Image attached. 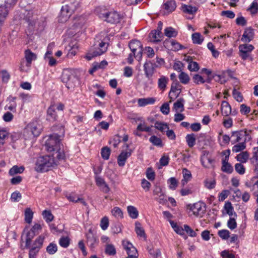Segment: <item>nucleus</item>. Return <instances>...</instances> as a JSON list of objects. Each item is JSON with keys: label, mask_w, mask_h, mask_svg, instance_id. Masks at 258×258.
Returning <instances> with one entry per match:
<instances>
[{"label": "nucleus", "mask_w": 258, "mask_h": 258, "mask_svg": "<svg viewBox=\"0 0 258 258\" xmlns=\"http://www.w3.org/2000/svg\"><path fill=\"white\" fill-rule=\"evenodd\" d=\"M79 7V2L76 0H66L61 9L59 21L62 23L67 21Z\"/></svg>", "instance_id": "obj_1"}, {"label": "nucleus", "mask_w": 258, "mask_h": 258, "mask_svg": "<svg viewBox=\"0 0 258 258\" xmlns=\"http://www.w3.org/2000/svg\"><path fill=\"white\" fill-rule=\"evenodd\" d=\"M56 165L54 158L51 156H44L38 157L34 167L37 172H46Z\"/></svg>", "instance_id": "obj_2"}, {"label": "nucleus", "mask_w": 258, "mask_h": 258, "mask_svg": "<svg viewBox=\"0 0 258 258\" xmlns=\"http://www.w3.org/2000/svg\"><path fill=\"white\" fill-rule=\"evenodd\" d=\"M64 131L63 128H61V135L57 134H53L49 136L45 143V148L48 152H52L59 148L62 145L60 144L61 137L64 135Z\"/></svg>", "instance_id": "obj_3"}, {"label": "nucleus", "mask_w": 258, "mask_h": 258, "mask_svg": "<svg viewBox=\"0 0 258 258\" xmlns=\"http://www.w3.org/2000/svg\"><path fill=\"white\" fill-rule=\"evenodd\" d=\"M98 16L104 21L111 24L118 23L122 19L121 16L115 11L101 12L98 14Z\"/></svg>", "instance_id": "obj_4"}, {"label": "nucleus", "mask_w": 258, "mask_h": 258, "mask_svg": "<svg viewBox=\"0 0 258 258\" xmlns=\"http://www.w3.org/2000/svg\"><path fill=\"white\" fill-rule=\"evenodd\" d=\"M250 131L242 130L231 132V138L232 139V144L242 142H246L251 139Z\"/></svg>", "instance_id": "obj_5"}, {"label": "nucleus", "mask_w": 258, "mask_h": 258, "mask_svg": "<svg viewBox=\"0 0 258 258\" xmlns=\"http://www.w3.org/2000/svg\"><path fill=\"white\" fill-rule=\"evenodd\" d=\"M129 47L134 54L135 58L138 60L142 58V47L140 41L138 40H132L129 43Z\"/></svg>", "instance_id": "obj_6"}, {"label": "nucleus", "mask_w": 258, "mask_h": 258, "mask_svg": "<svg viewBox=\"0 0 258 258\" xmlns=\"http://www.w3.org/2000/svg\"><path fill=\"white\" fill-rule=\"evenodd\" d=\"M45 237L39 236L34 241L32 247L30 249L29 253V258H36L40 249L42 246Z\"/></svg>", "instance_id": "obj_7"}, {"label": "nucleus", "mask_w": 258, "mask_h": 258, "mask_svg": "<svg viewBox=\"0 0 258 258\" xmlns=\"http://www.w3.org/2000/svg\"><path fill=\"white\" fill-rule=\"evenodd\" d=\"M25 130L30 132L34 137H37L41 133L42 125L39 121L35 120L29 123Z\"/></svg>", "instance_id": "obj_8"}, {"label": "nucleus", "mask_w": 258, "mask_h": 258, "mask_svg": "<svg viewBox=\"0 0 258 258\" xmlns=\"http://www.w3.org/2000/svg\"><path fill=\"white\" fill-rule=\"evenodd\" d=\"M23 15L24 19L28 23L30 29L32 30L36 23L37 14L33 10H25Z\"/></svg>", "instance_id": "obj_9"}, {"label": "nucleus", "mask_w": 258, "mask_h": 258, "mask_svg": "<svg viewBox=\"0 0 258 258\" xmlns=\"http://www.w3.org/2000/svg\"><path fill=\"white\" fill-rule=\"evenodd\" d=\"M240 56L242 59L245 60L250 56V53L254 49V46L251 44H241L238 47Z\"/></svg>", "instance_id": "obj_10"}, {"label": "nucleus", "mask_w": 258, "mask_h": 258, "mask_svg": "<svg viewBox=\"0 0 258 258\" xmlns=\"http://www.w3.org/2000/svg\"><path fill=\"white\" fill-rule=\"evenodd\" d=\"M154 195L156 196L155 200L158 201L160 204L164 205L167 202V200L165 193L162 191V188L160 186L156 185L153 191Z\"/></svg>", "instance_id": "obj_11"}, {"label": "nucleus", "mask_w": 258, "mask_h": 258, "mask_svg": "<svg viewBox=\"0 0 258 258\" xmlns=\"http://www.w3.org/2000/svg\"><path fill=\"white\" fill-rule=\"evenodd\" d=\"M106 44L105 42H101L100 43L99 47L94 50L92 53L89 52L86 55V58L87 60H91L93 57L97 56L102 54L107 50Z\"/></svg>", "instance_id": "obj_12"}, {"label": "nucleus", "mask_w": 258, "mask_h": 258, "mask_svg": "<svg viewBox=\"0 0 258 258\" xmlns=\"http://www.w3.org/2000/svg\"><path fill=\"white\" fill-rule=\"evenodd\" d=\"M156 64L152 62L146 61L144 64V71L146 77L150 80L155 73Z\"/></svg>", "instance_id": "obj_13"}, {"label": "nucleus", "mask_w": 258, "mask_h": 258, "mask_svg": "<svg viewBox=\"0 0 258 258\" xmlns=\"http://www.w3.org/2000/svg\"><path fill=\"white\" fill-rule=\"evenodd\" d=\"M246 187L249 188L254 196H258V177H253L245 183Z\"/></svg>", "instance_id": "obj_14"}, {"label": "nucleus", "mask_w": 258, "mask_h": 258, "mask_svg": "<svg viewBox=\"0 0 258 258\" xmlns=\"http://www.w3.org/2000/svg\"><path fill=\"white\" fill-rule=\"evenodd\" d=\"M190 209L196 216H202L204 214L205 208L201 203H197L191 206Z\"/></svg>", "instance_id": "obj_15"}, {"label": "nucleus", "mask_w": 258, "mask_h": 258, "mask_svg": "<svg viewBox=\"0 0 258 258\" xmlns=\"http://www.w3.org/2000/svg\"><path fill=\"white\" fill-rule=\"evenodd\" d=\"M72 80V81L74 80L76 81L77 79L68 71L63 72L62 75V81L63 82L67 84V86L68 88L74 87V86L72 84V83H73Z\"/></svg>", "instance_id": "obj_16"}, {"label": "nucleus", "mask_w": 258, "mask_h": 258, "mask_svg": "<svg viewBox=\"0 0 258 258\" xmlns=\"http://www.w3.org/2000/svg\"><path fill=\"white\" fill-rule=\"evenodd\" d=\"M253 29L251 27H248L245 29L241 40L242 42L248 43L253 39Z\"/></svg>", "instance_id": "obj_17"}, {"label": "nucleus", "mask_w": 258, "mask_h": 258, "mask_svg": "<svg viewBox=\"0 0 258 258\" xmlns=\"http://www.w3.org/2000/svg\"><path fill=\"white\" fill-rule=\"evenodd\" d=\"M95 178L96 185L100 187L103 192L107 193L109 191L110 188L108 185L106 183L104 179L98 175H96Z\"/></svg>", "instance_id": "obj_18"}, {"label": "nucleus", "mask_w": 258, "mask_h": 258, "mask_svg": "<svg viewBox=\"0 0 258 258\" xmlns=\"http://www.w3.org/2000/svg\"><path fill=\"white\" fill-rule=\"evenodd\" d=\"M57 117L54 105H51L47 111L46 120L50 122H53L56 120Z\"/></svg>", "instance_id": "obj_19"}, {"label": "nucleus", "mask_w": 258, "mask_h": 258, "mask_svg": "<svg viewBox=\"0 0 258 258\" xmlns=\"http://www.w3.org/2000/svg\"><path fill=\"white\" fill-rule=\"evenodd\" d=\"M149 37L151 41L158 42L161 40L163 35L162 32H159L157 30H154L150 33Z\"/></svg>", "instance_id": "obj_20"}, {"label": "nucleus", "mask_w": 258, "mask_h": 258, "mask_svg": "<svg viewBox=\"0 0 258 258\" xmlns=\"http://www.w3.org/2000/svg\"><path fill=\"white\" fill-rule=\"evenodd\" d=\"M131 155V152L122 151L117 158V163L119 166L122 167L124 165L126 159Z\"/></svg>", "instance_id": "obj_21"}, {"label": "nucleus", "mask_w": 258, "mask_h": 258, "mask_svg": "<svg viewBox=\"0 0 258 258\" xmlns=\"http://www.w3.org/2000/svg\"><path fill=\"white\" fill-rule=\"evenodd\" d=\"M25 57L26 60V66L29 67L32 60H35L37 56L30 49H27L25 51Z\"/></svg>", "instance_id": "obj_22"}, {"label": "nucleus", "mask_w": 258, "mask_h": 258, "mask_svg": "<svg viewBox=\"0 0 258 258\" xmlns=\"http://www.w3.org/2000/svg\"><path fill=\"white\" fill-rule=\"evenodd\" d=\"M156 101L154 97L140 98L138 100V104L140 107H143L148 104H153Z\"/></svg>", "instance_id": "obj_23"}, {"label": "nucleus", "mask_w": 258, "mask_h": 258, "mask_svg": "<svg viewBox=\"0 0 258 258\" xmlns=\"http://www.w3.org/2000/svg\"><path fill=\"white\" fill-rule=\"evenodd\" d=\"M221 111L222 115L225 116L229 115L231 113V106L227 101H222L221 104Z\"/></svg>", "instance_id": "obj_24"}, {"label": "nucleus", "mask_w": 258, "mask_h": 258, "mask_svg": "<svg viewBox=\"0 0 258 258\" xmlns=\"http://www.w3.org/2000/svg\"><path fill=\"white\" fill-rule=\"evenodd\" d=\"M176 8V3L174 1L170 0L166 2L163 5V8L168 13H172Z\"/></svg>", "instance_id": "obj_25"}, {"label": "nucleus", "mask_w": 258, "mask_h": 258, "mask_svg": "<svg viewBox=\"0 0 258 258\" xmlns=\"http://www.w3.org/2000/svg\"><path fill=\"white\" fill-rule=\"evenodd\" d=\"M12 6L8 5L5 3L4 6H0V22H3L8 14V9Z\"/></svg>", "instance_id": "obj_26"}, {"label": "nucleus", "mask_w": 258, "mask_h": 258, "mask_svg": "<svg viewBox=\"0 0 258 258\" xmlns=\"http://www.w3.org/2000/svg\"><path fill=\"white\" fill-rule=\"evenodd\" d=\"M221 170L228 174H231L233 171L232 165L228 162V161H222Z\"/></svg>", "instance_id": "obj_27"}, {"label": "nucleus", "mask_w": 258, "mask_h": 258, "mask_svg": "<svg viewBox=\"0 0 258 258\" xmlns=\"http://www.w3.org/2000/svg\"><path fill=\"white\" fill-rule=\"evenodd\" d=\"M168 81L169 79L167 77L164 76H161L158 81V86L159 88L162 91H164L166 88V86Z\"/></svg>", "instance_id": "obj_28"}, {"label": "nucleus", "mask_w": 258, "mask_h": 258, "mask_svg": "<svg viewBox=\"0 0 258 258\" xmlns=\"http://www.w3.org/2000/svg\"><path fill=\"white\" fill-rule=\"evenodd\" d=\"M184 99L180 98L174 103V109L176 112H182L184 110Z\"/></svg>", "instance_id": "obj_29"}, {"label": "nucleus", "mask_w": 258, "mask_h": 258, "mask_svg": "<svg viewBox=\"0 0 258 258\" xmlns=\"http://www.w3.org/2000/svg\"><path fill=\"white\" fill-rule=\"evenodd\" d=\"M170 43L171 46V49L173 51H178L180 50L183 48V46L179 44L178 42L174 40H165L164 43L167 44V43Z\"/></svg>", "instance_id": "obj_30"}, {"label": "nucleus", "mask_w": 258, "mask_h": 258, "mask_svg": "<svg viewBox=\"0 0 258 258\" xmlns=\"http://www.w3.org/2000/svg\"><path fill=\"white\" fill-rule=\"evenodd\" d=\"M164 34L168 38L175 37L178 34V31L175 29L169 27L164 30Z\"/></svg>", "instance_id": "obj_31"}, {"label": "nucleus", "mask_w": 258, "mask_h": 258, "mask_svg": "<svg viewBox=\"0 0 258 258\" xmlns=\"http://www.w3.org/2000/svg\"><path fill=\"white\" fill-rule=\"evenodd\" d=\"M135 231L137 234L141 237H143L146 239V236L145 230L141 226V224L139 222H136L135 223Z\"/></svg>", "instance_id": "obj_32"}, {"label": "nucleus", "mask_w": 258, "mask_h": 258, "mask_svg": "<svg viewBox=\"0 0 258 258\" xmlns=\"http://www.w3.org/2000/svg\"><path fill=\"white\" fill-rule=\"evenodd\" d=\"M182 10L185 13L194 14L197 12L198 8L196 7H192L190 5H184L182 6Z\"/></svg>", "instance_id": "obj_33"}, {"label": "nucleus", "mask_w": 258, "mask_h": 258, "mask_svg": "<svg viewBox=\"0 0 258 258\" xmlns=\"http://www.w3.org/2000/svg\"><path fill=\"white\" fill-rule=\"evenodd\" d=\"M185 140L189 148H192L195 145L196 137L194 134H187L185 137Z\"/></svg>", "instance_id": "obj_34"}, {"label": "nucleus", "mask_w": 258, "mask_h": 258, "mask_svg": "<svg viewBox=\"0 0 258 258\" xmlns=\"http://www.w3.org/2000/svg\"><path fill=\"white\" fill-rule=\"evenodd\" d=\"M182 174L183 179L181 180V183L183 185H184L191 178V174L190 172L186 168H183L182 170Z\"/></svg>", "instance_id": "obj_35"}, {"label": "nucleus", "mask_w": 258, "mask_h": 258, "mask_svg": "<svg viewBox=\"0 0 258 258\" xmlns=\"http://www.w3.org/2000/svg\"><path fill=\"white\" fill-rule=\"evenodd\" d=\"M129 216L133 219H136L139 216V212L137 208L132 206H129L127 208Z\"/></svg>", "instance_id": "obj_36"}, {"label": "nucleus", "mask_w": 258, "mask_h": 258, "mask_svg": "<svg viewBox=\"0 0 258 258\" xmlns=\"http://www.w3.org/2000/svg\"><path fill=\"white\" fill-rule=\"evenodd\" d=\"M36 235V234L34 233V232L32 231L31 230H30L27 233L25 245L26 248L30 247V245L31 244V241Z\"/></svg>", "instance_id": "obj_37"}, {"label": "nucleus", "mask_w": 258, "mask_h": 258, "mask_svg": "<svg viewBox=\"0 0 258 258\" xmlns=\"http://www.w3.org/2000/svg\"><path fill=\"white\" fill-rule=\"evenodd\" d=\"M201 161L203 166L205 168H210L212 165L213 160L207 156H204L201 157Z\"/></svg>", "instance_id": "obj_38"}, {"label": "nucleus", "mask_w": 258, "mask_h": 258, "mask_svg": "<svg viewBox=\"0 0 258 258\" xmlns=\"http://www.w3.org/2000/svg\"><path fill=\"white\" fill-rule=\"evenodd\" d=\"M33 217V212L29 208H26L25 211V220L26 222L30 224Z\"/></svg>", "instance_id": "obj_39"}, {"label": "nucleus", "mask_w": 258, "mask_h": 258, "mask_svg": "<svg viewBox=\"0 0 258 258\" xmlns=\"http://www.w3.org/2000/svg\"><path fill=\"white\" fill-rule=\"evenodd\" d=\"M188 62V69L191 72H197L199 70L198 63L196 61H192L191 59H187Z\"/></svg>", "instance_id": "obj_40"}, {"label": "nucleus", "mask_w": 258, "mask_h": 258, "mask_svg": "<svg viewBox=\"0 0 258 258\" xmlns=\"http://www.w3.org/2000/svg\"><path fill=\"white\" fill-rule=\"evenodd\" d=\"M249 155L247 152H243L238 154L236 158L237 161L241 163H245L248 159Z\"/></svg>", "instance_id": "obj_41"}, {"label": "nucleus", "mask_w": 258, "mask_h": 258, "mask_svg": "<svg viewBox=\"0 0 258 258\" xmlns=\"http://www.w3.org/2000/svg\"><path fill=\"white\" fill-rule=\"evenodd\" d=\"M24 170L23 166L18 167V166H14L9 170V174L11 176H13L18 173H22Z\"/></svg>", "instance_id": "obj_42"}, {"label": "nucleus", "mask_w": 258, "mask_h": 258, "mask_svg": "<svg viewBox=\"0 0 258 258\" xmlns=\"http://www.w3.org/2000/svg\"><path fill=\"white\" fill-rule=\"evenodd\" d=\"M149 141L154 146L158 147L163 146V144L161 139L160 138L156 137V136H152L150 138Z\"/></svg>", "instance_id": "obj_43"}, {"label": "nucleus", "mask_w": 258, "mask_h": 258, "mask_svg": "<svg viewBox=\"0 0 258 258\" xmlns=\"http://www.w3.org/2000/svg\"><path fill=\"white\" fill-rule=\"evenodd\" d=\"M192 40L194 43L200 44L202 43L204 39L199 33H195L192 35Z\"/></svg>", "instance_id": "obj_44"}, {"label": "nucleus", "mask_w": 258, "mask_h": 258, "mask_svg": "<svg viewBox=\"0 0 258 258\" xmlns=\"http://www.w3.org/2000/svg\"><path fill=\"white\" fill-rule=\"evenodd\" d=\"M245 143L246 142H242L234 145L232 148V151L234 152H238L243 150L246 148Z\"/></svg>", "instance_id": "obj_45"}, {"label": "nucleus", "mask_w": 258, "mask_h": 258, "mask_svg": "<svg viewBox=\"0 0 258 258\" xmlns=\"http://www.w3.org/2000/svg\"><path fill=\"white\" fill-rule=\"evenodd\" d=\"M57 250V245L53 243H50L48 246L46 247V251L49 254H54Z\"/></svg>", "instance_id": "obj_46"}, {"label": "nucleus", "mask_w": 258, "mask_h": 258, "mask_svg": "<svg viewBox=\"0 0 258 258\" xmlns=\"http://www.w3.org/2000/svg\"><path fill=\"white\" fill-rule=\"evenodd\" d=\"M179 79L181 83L183 84H187L189 81V77L188 75L184 72H181L178 76Z\"/></svg>", "instance_id": "obj_47"}, {"label": "nucleus", "mask_w": 258, "mask_h": 258, "mask_svg": "<svg viewBox=\"0 0 258 258\" xmlns=\"http://www.w3.org/2000/svg\"><path fill=\"white\" fill-rule=\"evenodd\" d=\"M110 150L107 147H105L102 148L101 154L102 158L104 160H108L110 155Z\"/></svg>", "instance_id": "obj_48"}, {"label": "nucleus", "mask_w": 258, "mask_h": 258, "mask_svg": "<svg viewBox=\"0 0 258 258\" xmlns=\"http://www.w3.org/2000/svg\"><path fill=\"white\" fill-rule=\"evenodd\" d=\"M87 242L90 247H93L94 243L96 242V238L94 236L92 232H89L87 234Z\"/></svg>", "instance_id": "obj_49"}, {"label": "nucleus", "mask_w": 258, "mask_h": 258, "mask_svg": "<svg viewBox=\"0 0 258 258\" xmlns=\"http://www.w3.org/2000/svg\"><path fill=\"white\" fill-rule=\"evenodd\" d=\"M42 215L45 221L48 223L52 221L54 217L50 211L44 210L43 211Z\"/></svg>", "instance_id": "obj_50"}, {"label": "nucleus", "mask_w": 258, "mask_h": 258, "mask_svg": "<svg viewBox=\"0 0 258 258\" xmlns=\"http://www.w3.org/2000/svg\"><path fill=\"white\" fill-rule=\"evenodd\" d=\"M70 238L67 236L61 237L59 240V245L63 247H68L70 244Z\"/></svg>", "instance_id": "obj_51"}, {"label": "nucleus", "mask_w": 258, "mask_h": 258, "mask_svg": "<svg viewBox=\"0 0 258 258\" xmlns=\"http://www.w3.org/2000/svg\"><path fill=\"white\" fill-rule=\"evenodd\" d=\"M112 214L117 218H122L123 213L121 209L118 207H114L111 210Z\"/></svg>", "instance_id": "obj_52"}, {"label": "nucleus", "mask_w": 258, "mask_h": 258, "mask_svg": "<svg viewBox=\"0 0 258 258\" xmlns=\"http://www.w3.org/2000/svg\"><path fill=\"white\" fill-rule=\"evenodd\" d=\"M126 251L128 255L126 258H137V255H136L137 254V250L134 246H131L128 250H126Z\"/></svg>", "instance_id": "obj_53"}, {"label": "nucleus", "mask_w": 258, "mask_h": 258, "mask_svg": "<svg viewBox=\"0 0 258 258\" xmlns=\"http://www.w3.org/2000/svg\"><path fill=\"white\" fill-rule=\"evenodd\" d=\"M247 10L249 11L252 14H256L258 10V3L257 1L255 0L254 1L248 8Z\"/></svg>", "instance_id": "obj_54"}, {"label": "nucleus", "mask_w": 258, "mask_h": 258, "mask_svg": "<svg viewBox=\"0 0 258 258\" xmlns=\"http://www.w3.org/2000/svg\"><path fill=\"white\" fill-rule=\"evenodd\" d=\"M155 127L161 132H163L166 129H168L169 127L167 123L157 121L155 124Z\"/></svg>", "instance_id": "obj_55"}, {"label": "nucleus", "mask_w": 258, "mask_h": 258, "mask_svg": "<svg viewBox=\"0 0 258 258\" xmlns=\"http://www.w3.org/2000/svg\"><path fill=\"white\" fill-rule=\"evenodd\" d=\"M85 22L86 21L84 17L83 16H80L76 19V22L74 25V26L75 28H81L85 24Z\"/></svg>", "instance_id": "obj_56"}, {"label": "nucleus", "mask_w": 258, "mask_h": 258, "mask_svg": "<svg viewBox=\"0 0 258 258\" xmlns=\"http://www.w3.org/2000/svg\"><path fill=\"white\" fill-rule=\"evenodd\" d=\"M168 182L169 183V187L170 189L174 190L177 186L178 181L174 177H171L168 180Z\"/></svg>", "instance_id": "obj_57"}, {"label": "nucleus", "mask_w": 258, "mask_h": 258, "mask_svg": "<svg viewBox=\"0 0 258 258\" xmlns=\"http://www.w3.org/2000/svg\"><path fill=\"white\" fill-rule=\"evenodd\" d=\"M105 252L110 255H113L116 253V250L114 246L112 244H107L105 248Z\"/></svg>", "instance_id": "obj_58"}, {"label": "nucleus", "mask_w": 258, "mask_h": 258, "mask_svg": "<svg viewBox=\"0 0 258 258\" xmlns=\"http://www.w3.org/2000/svg\"><path fill=\"white\" fill-rule=\"evenodd\" d=\"M22 198L21 193L19 191H15L11 195V200L14 202H19Z\"/></svg>", "instance_id": "obj_59"}, {"label": "nucleus", "mask_w": 258, "mask_h": 258, "mask_svg": "<svg viewBox=\"0 0 258 258\" xmlns=\"http://www.w3.org/2000/svg\"><path fill=\"white\" fill-rule=\"evenodd\" d=\"M109 225V220L107 217H104L101 219L100 222V227L102 229L105 230L107 229Z\"/></svg>", "instance_id": "obj_60"}, {"label": "nucleus", "mask_w": 258, "mask_h": 258, "mask_svg": "<svg viewBox=\"0 0 258 258\" xmlns=\"http://www.w3.org/2000/svg\"><path fill=\"white\" fill-rule=\"evenodd\" d=\"M137 130L139 131L150 132L151 131V127L147 126L145 123H140L138 125Z\"/></svg>", "instance_id": "obj_61"}, {"label": "nucleus", "mask_w": 258, "mask_h": 258, "mask_svg": "<svg viewBox=\"0 0 258 258\" xmlns=\"http://www.w3.org/2000/svg\"><path fill=\"white\" fill-rule=\"evenodd\" d=\"M235 169L239 174H243L245 173V168L241 163H236L235 165Z\"/></svg>", "instance_id": "obj_62"}, {"label": "nucleus", "mask_w": 258, "mask_h": 258, "mask_svg": "<svg viewBox=\"0 0 258 258\" xmlns=\"http://www.w3.org/2000/svg\"><path fill=\"white\" fill-rule=\"evenodd\" d=\"M232 94L238 102H241L242 101L243 97L241 94L237 91L236 89H234L232 91Z\"/></svg>", "instance_id": "obj_63"}, {"label": "nucleus", "mask_w": 258, "mask_h": 258, "mask_svg": "<svg viewBox=\"0 0 258 258\" xmlns=\"http://www.w3.org/2000/svg\"><path fill=\"white\" fill-rule=\"evenodd\" d=\"M230 232L227 230H221L218 231L219 236L223 239H227L230 235Z\"/></svg>", "instance_id": "obj_64"}]
</instances>
